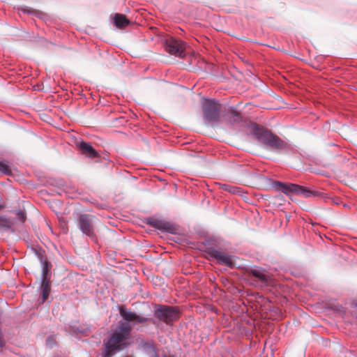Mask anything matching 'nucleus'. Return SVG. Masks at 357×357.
Listing matches in <instances>:
<instances>
[{"mask_svg":"<svg viewBox=\"0 0 357 357\" xmlns=\"http://www.w3.org/2000/svg\"><path fill=\"white\" fill-rule=\"evenodd\" d=\"M130 332L131 326L128 323H119L110 337L104 341L105 350L102 351V356L111 357L115 352L127 347L130 344L128 339Z\"/></svg>","mask_w":357,"mask_h":357,"instance_id":"f257e3e1","label":"nucleus"},{"mask_svg":"<svg viewBox=\"0 0 357 357\" xmlns=\"http://www.w3.org/2000/svg\"><path fill=\"white\" fill-rule=\"evenodd\" d=\"M252 134L261 143L272 149L281 150L286 147V144L278 136L257 126L252 128Z\"/></svg>","mask_w":357,"mask_h":357,"instance_id":"f03ea898","label":"nucleus"},{"mask_svg":"<svg viewBox=\"0 0 357 357\" xmlns=\"http://www.w3.org/2000/svg\"><path fill=\"white\" fill-rule=\"evenodd\" d=\"M272 186L277 191L282 192L286 195H289V193L292 192L295 193L296 195H301L305 197H310L312 196L318 195L317 192L293 183L286 184L280 181H275Z\"/></svg>","mask_w":357,"mask_h":357,"instance_id":"7ed1b4c3","label":"nucleus"},{"mask_svg":"<svg viewBox=\"0 0 357 357\" xmlns=\"http://www.w3.org/2000/svg\"><path fill=\"white\" fill-rule=\"evenodd\" d=\"M204 120L206 123L213 126L220 119V107L218 102L206 100L202 106Z\"/></svg>","mask_w":357,"mask_h":357,"instance_id":"20e7f679","label":"nucleus"},{"mask_svg":"<svg viewBox=\"0 0 357 357\" xmlns=\"http://www.w3.org/2000/svg\"><path fill=\"white\" fill-rule=\"evenodd\" d=\"M154 315L159 320L169 323L178 319V313L174 307L159 305L155 310Z\"/></svg>","mask_w":357,"mask_h":357,"instance_id":"39448f33","label":"nucleus"},{"mask_svg":"<svg viewBox=\"0 0 357 357\" xmlns=\"http://www.w3.org/2000/svg\"><path fill=\"white\" fill-rule=\"evenodd\" d=\"M119 313L123 319L119 323H128L131 328L136 324L145 323L148 320L146 317L129 309L121 308Z\"/></svg>","mask_w":357,"mask_h":357,"instance_id":"423d86ee","label":"nucleus"},{"mask_svg":"<svg viewBox=\"0 0 357 357\" xmlns=\"http://www.w3.org/2000/svg\"><path fill=\"white\" fill-rule=\"evenodd\" d=\"M93 217L88 214L80 215L77 220V225L82 232L89 236L93 237Z\"/></svg>","mask_w":357,"mask_h":357,"instance_id":"0eeeda50","label":"nucleus"},{"mask_svg":"<svg viewBox=\"0 0 357 357\" xmlns=\"http://www.w3.org/2000/svg\"><path fill=\"white\" fill-rule=\"evenodd\" d=\"M185 44L181 40L171 38L167 40L165 45L166 50L171 54L175 55L178 57H183L185 56L184 51Z\"/></svg>","mask_w":357,"mask_h":357,"instance_id":"6e6552de","label":"nucleus"},{"mask_svg":"<svg viewBox=\"0 0 357 357\" xmlns=\"http://www.w3.org/2000/svg\"><path fill=\"white\" fill-rule=\"evenodd\" d=\"M211 256L215 258L220 264L231 266L233 264L232 257L224 252L213 249L211 251Z\"/></svg>","mask_w":357,"mask_h":357,"instance_id":"1a4fd4ad","label":"nucleus"},{"mask_svg":"<svg viewBox=\"0 0 357 357\" xmlns=\"http://www.w3.org/2000/svg\"><path fill=\"white\" fill-rule=\"evenodd\" d=\"M77 145L82 153L90 158H95L98 156V152L93 148L91 144L86 142H77Z\"/></svg>","mask_w":357,"mask_h":357,"instance_id":"9d476101","label":"nucleus"},{"mask_svg":"<svg viewBox=\"0 0 357 357\" xmlns=\"http://www.w3.org/2000/svg\"><path fill=\"white\" fill-rule=\"evenodd\" d=\"M40 288H41V303H44L48 298V296L50 294V289H51V285H50L49 280L47 278V271L45 269H43V277H42V281H41V284H40Z\"/></svg>","mask_w":357,"mask_h":357,"instance_id":"9b49d317","label":"nucleus"},{"mask_svg":"<svg viewBox=\"0 0 357 357\" xmlns=\"http://www.w3.org/2000/svg\"><path fill=\"white\" fill-rule=\"evenodd\" d=\"M148 223L151 227L159 229L160 231H170L172 226L167 222L155 218H151L148 220Z\"/></svg>","mask_w":357,"mask_h":357,"instance_id":"f8f14e48","label":"nucleus"},{"mask_svg":"<svg viewBox=\"0 0 357 357\" xmlns=\"http://www.w3.org/2000/svg\"><path fill=\"white\" fill-rule=\"evenodd\" d=\"M114 23L116 27L121 29L128 26L130 21L124 15L116 13L114 16Z\"/></svg>","mask_w":357,"mask_h":357,"instance_id":"ddd939ff","label":"nucleus"},{"mask_svg":"<svg viewBox=\"0 0 357 357\" xmlns=\"http://www.w3.org/2000/svg\"><path fill=\"white\" fill-rule=\"evenodd\" d=\"M0 174L9 175L11 174V168L8 162L0 160Z\"/></svg>","mask_w":357,"mask_h":357,"instance_id":"4468645a","label":"nucleus"},{"mask_svg":"<svg viewBox=\"0 0 357 357\" xmlns=\"http://www.w3.org/2000/svg\"><path fill=\"white\" fill-rule=\"evenodd\" d=\"M144 348L149 355V357H158L157 353L153 343L147 342L144 344Z\"/></svg>","mask_w":357,"mask_h":357,"instance_id":"2eb2a0df","label":"nucleus"},{"mask_svg":"<svg viewBox=\"0 0 357 357\" xmlns=\"http://www.w3.org/2000/svg\"><path fill=\"white\" fill-rule=\"evenodd\" d=\"M252 274L257 278L259 280H261L262 282H267L268 279L266 275L261 270L259 269H254L252 271Z\"/></svg>","mask_w":357,"mask_h":357,"instance_id":"dca6fc26","label":"nucleus"},{"mask_svg":"<svg viewBox=\"0 0 357 357\" xmlns=\"http://www.w3.org/2000/svg\"><path fill=\"white\" fill-rule=\"evenodd\" d=\"M229 114L234 122H239L240 121H241V117L237 112L231 110L229 112Z\"/></svg>","mask_w":357,"mask_h":357,"instance_id":"f3484780","label":"nucleus"},{"mask_svg":"<svg viewBox=\"0 0 357 357\" xmlns=\"http://www.w3.org/2000/svg\"><path fill=\"white\" fill-rule=\"evenodd\" d=\"M224 188L225 190L230 192L233 194H237L240 192V189L236 187L229 186L227 185H224Z\"/></svg>","mask_w":357,"mask_h":357,"instance_id":"a211bd4d","label":"nucleus"},{"mask_svg":"<svg viewBox=\"0 0 357 357\" xmlns=\"http://www.w3.org/2000/svg\"><path fill=\"white\" fill-rule=\"evenodd\" d=\"M16 215L19 218V219L20 220V222L22 223H23L24 222V220H25V218H26L24 213L22 211L19 210V211H16Z\"/></svg>","mask_w":357,"mask_h":357,"instance_id":"6ab92c4d","label":"nucleus"},{"mask_svg":"<svg viewBox=\"0 0 357 357\" xmlns=\"http://www.w3.org/2000/svg\"><path fill=\"white\" fill-rule=\"evenodd\" d=\"M46 344L50 347H52L53 345L55 344V342H54V340L52 337H48L47 340Z\"/></svg>","mask_w":357,"mask_h":357,"instance_id":"aec40b11","label":"nucleus"},{"mask_svg":"<svg viewBox=\"0 0 357 357\" xmlns=\"http://www.w3.org/2000/svg\"><path fill=\"white\" fill-rule=\"evenodd\" d=\"M163 357H174V356H163Z\"/></svg>","mask_w":357,"mask_h":357,"instance_id":"412c9836","label":"nucleus"},{"mask_svg":"<svg viewBox=\"0 0 357 357\" xmlns=\"http://www.w3.org/2000/svg\"><path fill=\"white\" fill-rule=\"evenodd\" d=\"M1 208H2V206H0V209H1Z\"/></svg>","mask_w":357,"mask_h":357,"instance_id":"4be33fe9","label":"nucleus"}]
</instances>
